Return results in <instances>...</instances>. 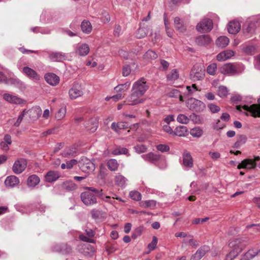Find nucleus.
<instances>
[{
  "instance_id": "obj_6",
  "label": "nucleus",
  "mask_w": 260,
  "mask_h": 260,
  "mask_svg": "<svg viewBox=\"0 0 260 260\" xmlns=\"http://www.w3.org/2000/svg\"><path fill=\"white\" fill-rule=\"evenodd\" d=\"M186 106L189 110L196 112L202 111L206 107L203 102L194 98H190L187 100Z\"/></svg>"
},
{
  "instance_id": "obj_20",
  "label": "nucleus",
  "mask_w": 260,
  "mask_h": 260,
  "mask_svg": "<svg viewBox=\"0 0 260 260\" xmlns=\"http://www.w3.org/2000/svg\"><path fill=\"white\" fill-rule=\"evenodd\" d=\"M28 115L32 121L37 120L42 114V109L40 107H35L31 109L26 110V115Z\"/></svg>"
},
{
  "instance_id": "obj_15",
  "label": "nucleus",
  "mask_w": 260,
  "mask_h": 260,
  "mask_svg": "<svg viewBox=\"0 0 260 260\" xmlns=\"http://www.w3.org/2000/svg\"><path fill=\"white\" fill-rule=\"evenodd\" d=\"M27 162L25 159L20 158L15 161L12 170L15 174L21 173L26 168Z\"/></svg>"
},
{
  "instance_id": "obj_7",
  "label": "nucleus",
  "mask_w": 260,
  "mask_h": 260,
  "mask_svg": "<svg viewBox=\"0 0 260 260\" xmlns=\"http://www.w3.org/2000/svg\"><path fill=\"white\" fill-rule=\"evenodd\" d=\"M260 160V157L258 156H255L253 159L246 158L243 160L240 163L237 168L238 169H245L247 170H251L254 169L256 166V162Z\"/></svg>"
},
{
  "instance_id": "obj_55",
  "label": "nucleus",
  "mask_w": 260,
  "mask_h": 260,
  "mask_svg": "<svg viewBox=\"0 0 260 260\" xmlns=\"http://www.w3.org/2000/svg\"><path fill=\"white\" fill-rule=\"evenodd\" d=\"M247 141V137L245 135H240L235 143V145L236 147H239L241 145L244 144Z\"/></svg>"
},
{
  "instance_id": "obj_42",
  "label": "nucleus",
  "mask_w": 260,
  "mask_h": 260,
  "mask_svg": "<svg viewBox=\"0 0 260 260\" xmlns=\"http://www.w3.org/2000/svg\"><path fill=\"white\" fill-rule=\"evenodd\" d=\"M190 134L193 137L200 138L203 135V131L199 127H196L190 130Z\"/></svg>"
},
{
  "instance_id": "obj_18",
  "label": "nucleus",
  "mask_w": 260,
  "mask_h": 260,
  "mask_svg": "<svg viewBox=\"0 0 260 260\" xmlns=\"http://www.w3.org/2000/svg\"><path fill=\"white\" fill-rule=\"evenodd\" d=\"M3 98L6 101L13 104H21L24 102L21 98L9 93H4Z\"/></svg>"
},
{
  "instance_id": "obj_53",
  "label": "nucleus",
  "mask_w": 260,
  "mask_h": 260,
  "mask_svg": "<svg viewBox=\"0 0 260 260\" xmlns=\"http://www.w3.org/2000/svg\"><path fill=\"white\" fill-rule=\"evenodd\" d=\"M118 126L119 129H125L128 127V124L123 122L118 123L113 122L111 124V128H115V126Z\"/></svg>"
},
{
  "instance_id": "obj_52",
  "label": "nucleus",
  "mask_w": 260,
  "mask_h": 260,
  "mask_svg": "<svg viewBox=\"0 0 260 260\" xmlns=\"http://www.w3.org/2000/svg\"><path fill=\"white\" fill-rule=\"evenodd\" d=\"M216 64L213 63L208 66L207 69V72L211 75H214L216 73Z\"/></svg>"
},
{
  "instance_id": "obj_16",
  "label": "nucleus",
  "mask_w": 260,
  "mask_h": 260,
  "mask_svg": "<svg viewBox=\"0 0 260 260\" xmlns=\"http://www.w3.org/2000/svg\"><path fill=\"white\" fill-rule=\"evenodd\" d=\"M181 165L183 168L186 170H188L193 167V158L189 152L185 151L183 152Z\"/></svg>"
},
{
  "instance_id": "obj_56",
  "label": "nucleus",
  "mask_w": 260,
  "mask_h": 260,
  "mask_svg": "<svg viewBox=\"0 0 260 260\" xmlns=\"http://www.w3.org/2000/svg\"><path fill=\"white\" fill-rule=\"evenodd\" d=\"M64 188L68 190H72L75 188V184L72 181H67L63 184Z\"/></svg>"
},
{
  "instance_id": "obj_24",
  "label": "nucleus",
  "mask_w": 260,
  "mask_h": 260,
  "mask_svg": "<svg viewBox=\"0 0 260 260\" xmlns=\"http://www.w3.org/2000/svg\"><path fill=\"white\" fill-rule=\"evenodd\" d=\"M49 57L51 61L58 62L65 60L67 56L65 53L61 52H53L49 54Z\"/></svg>"
},
{
  "instance_id": "obj_64",
  "label": "nucleus",
  "mask_w": 260,
  "mask_h": 260,
  "mask_svg": "<svg viewBox=\"0 0 260 260\" xmlns=\"http://www.w3.org/2000/svg\"><path fill=\"white\" fill-rule=\"evenodd\" d=\"M102 20L104 23H108L110 21V16L109 13L104 11L102 14Z\"/></svg>"
},
{
  "instance_id": "obj_32",
  "label": "nucleus",
  "mask_w": 260,
  "mask_h": 260,
  "mask_svg": "<svg viewBox=\"0 0 260 260\" xmlns=\"http://www.w3.org/2000/svg\"><path fill=\"white\" fill-rule=\"evenodd\" d=\"M127 179L121 174H117L115 177V184L121 188H124L126 185Z\"/></svg>"
},
{
  "instance_id": "obj_45",
  "label": "nucleus",
  "mask_w": 260,
  "mask_h": 260,
  "mask_svg": "<svg viewBox=\"0 0 260 260\" xmlns=\"http://www.w3.org/2000/svg\"><path fill=\"white\" fill-rule=\"evenodd\" d=\"M256 255H258V250L254 249L249 250L244 254L245 259L247 260H250L253 258Z\"/></svg>"
},
{
  "instance_id": "obj_10",
  "label": "nucleus",
  "mask_w": 260,
  "mask_h": 260,
  "mask_svg": "<svg viewBox=\"0 0 260 260\" xmlns=\"http://www.w3.org/2000/svg\"><path fill=\"white\" fill-rule=\"evenodd\" d=\"M0 83H5L8 85H14L19 88L24 86V83L20 80L14 78L7 79L2 72H0Z\"/></svg>"
},
{
  "instance_id": "obj_60",
  "label": "nucleus",
  "mask_w": 260,
  "mask_h": 260,
  "mask_svg": "<svg viewBox=\"0 0 260 260\" xmlns=\"http://www.w3.org/2000/svg\"><path fill=\"white\" fill-rule=\"evenodd\" d=\"M131 72V68L128 64L124 65L122 70V75L124 77H126L130 74Z\"/></svg>"
},
{
  "instance_id": "obj_28",
  "label": "nucleus",
  "mask_w": 260,
  "mask_h": 260,
  "mask_svg": "<svg viewBox=\"0 0 260 260\" xmlns=\"http://www.w3.org/2000/svg\"><path fill=\"white\" fill-rule=\"evenodd\" d=\"M230 42L229 39L226 36H220L216 40V45L221 48L226 47Z\"/></svg>"
},
{
  "instance_id": "obj_21",
  "label": "nucleus",
  "mask_w": 260,
  "mask_h": 260,
  "mask_svg": "<svg viewBox=\"0 0 260 260\" xmlns=\"http://www.w3.org/2000/svg\"><path fill=\"white\" fill-rule=\"evenodd\" d=\"M257 26H260V15L253 17L250 19L247 28V32L252 33Z\"/></svg>"
},
{
  "instance_id": "obj_5",
  "label": "nucleus",
  "mask_w": 260,
  "mask_h": 260,
  "mask_svg": "<svg viewBox=\"0 0 260 260\" xmlns=\"http://www.w3.org/2000/svg\"><path fill=\"white\" fill-rule=\"evenodd\" d=\"M148 88L149 86L146 79L141 78L133 84L132 90H134L143 95Z\"/></svg>"
},
{
  "instance_id": "obj_19",
  "label": "nucleus",
  "mask_w": 260,
  "mask_h": 260,
  "mask_svg": "<svg viewBox=\"0 0 260 260\" xmlns=\"http://www.w3.org/2000/svg\"><path fill=\"white\" fill-rule=\"evenodd\" d=\"M23 73L29 79L34 81H38L40 79V76L32 69L25 67L23 68Z\"/></svg>"
},
{
  "instance_id": "obj_58",
  "label": "nucleus",
  "mask_w": 260,
  "mask_h": 260,
  "mask_svg": "<svg viewBox=\"0 0 260 260\" xmlns=\"http://www.w3.org/2000/svg\"><path fill=\"white\" fill-rule=\"evenodd\" d=\"M136 152L138 153H142L146 151L147 147L144 145H137L134 147Z\"/></svg>"
},
{
  "instance_id": "obj_26",
  "label": "nucleus",
  "mask_w": 260,
  "mask_h": 260,
  "mask_svg": "<svg viewBox=\"0 0 260 260\" xmlns=\"http://www.w3.org/2000/svg\"><path fill=\"white\" fill-rule=\"evenodd\" d=\"M19 183V178L14 175L8 176L5 181V184L7 187L13 188L18 185Z\"/></svg>"
},
{
  "instance_id": "obj_63",
  "label": "nucleus",
  "mask_w": 260,
  "mask_h": 260,
  "mask_svg": "<svg viewBox=\"0 0 260 260\" xmlns=\"http://www.w3.org/2000/svg\"><path fill=\"white\" fill-rule=\"evenodd\" d=\"M208 107L212 113H217L220 110L219 107L213 104H209Z\"/></svg>"
},
{
  "instance_id": "obj_35",
  "label": "nucleus",
  "mask_w": 260,
  "mask_h": 260,
  "mask_svg": "<svg viewBox=\"0 0 260 260\" xmlns=\"http://www.w3.org/2000/svg\"><path fill=\"white\" fill-rule=\"evenodd\" d=\"M174 25L176 29L179 32H183L186 30L185 26L179 17L174 18Z\"/></svg>"
},
{
  "instance_id": "obj_14",
  "label": "nucleus",
  "mask_w": 260,
  "mask_h": 260,
  "mask_svg": "<svg viewBox=\"0 0 260 260\" xmlns=\"http://www.w3.org/2000/svg\"><path fill=\"white\" fill-rule=\"evenodd\" d=\"M81 199L83 203L87 206L91 205L96 203V198L95 196L89 191L82 192L81 194Z\"/></svg>"
},
{
  "instance_id": "obj_30",
  "label": "nucleus",
  "mask_w": 260,
  "mask_h": 260,
  "mask_svg": "<svg viewBox=\"0 0 260 260\" xmlns=\"http://www.w3.org/2000/svg\"><path fill=\"white\" fill-rule=\"evenodd\" d=\"M188 129L186 126L180 125L177 126L174 131L173 135L179 137H185L188 134Z\"/></svg>"
},
{
  "instance_id": "obj_38",
  "label": "nucleus",
  "mask_w": 260,
  "mask_h": 260,
  "mask_svg": "<svg viewBox=\"0 0 260 260\" xmlns=\"http://www.w3.org/2000/svg\"><path fill=\"white\" fill-rule=\"evenodd\" d=\"M188 237L189 238L188 240L187 239L183 240L182 242V247H184L187 243H188L190 246L194 248L197 247L199 245V242L197 240L193 239L191 236H189Z\"/></svg>"
},
{
  "instance_id": "obj_43",
  "label": "nucleus",
  "mask_w": 260,
  "mask_h": 260,
  "mask_svg": "<svg viewBox=\"0 0 260 260\" xmlns=\"http://www.w3.org/2000/svg\"><path fill=\"white\" fill-rule=\"evenodd\" d=\"M157 57V54L152 50H148L144 55V58L148 61L155 59Z\"/></svg>"
},
{
  "instance_id": "obj_31",
  "label": "nucleus",
  "mask_w": 260,
  "mask_h": 260,
  "mask_svg": "<svg viewBox=\"0 0 260 260\" xmlns=\"http://www.w3.org/2000/svg\"><path fill=\"white\" fill-rule=\"evenodd\" d=\"M211 39L208 35H203L198 37L196 39V42L201 46H204L210 43Z\"/></svg>"
},
{
  "instance_id": "obj_44",
  "label": "nucleus",
  "mask_w": 260,
  "mask_h": 260,
  "mask_svg": "<svg viewBox=\"0 0 260 260\" xmlns=\"http://www.w3.org/2000/svg\"><path fill=\"white\" fill-rule=\"evenodd\" d=\"M108 168L111 171H116L118 167V164L116 159H111L107 162Z\"/></svg>"
},
{
  "instance_id": "obj_22",
  "label": "nucleus",
  "mask_w": 260,
  "mask_h": 260,
  "mask_svg": "<svg viewBox=\"0 0 260 260\" xmlns=\"http://www.w3.org/2000/svg\"><path fill=\"white\" fill-rule=\"evenodd\" d=\"M235 52L232 50L228 49L223 51L217 54L216 59L219 61H223L227 59H230L232 57L234 56Z\"/></svg>"
},
{
  "instance_id": "obj_33",
  "label": "nucleus",
  "mask_w": 260,
  "mask_h": 260,
  "mask_svg": "<svg viewBox=\"0 0 260 260\" xmlns=\"http://www.w3.org/2000/svg\"><path fill=\"white\" fill-rule=\"evenodd\" d=\"M81 28L83 33L89 34L91 32L92 27L89 21L84 20L81 23Z\"/></svg>"
},
{
  "instance_id": "obj_39",
  "label": "nucleus",
  "mask_w": 260,
  "mask_h": 260,
  "mask_svg": "<svg viewBox=\"0 0 260 260\" xmlns=\"http://www.w3.org/2000/svg\"><path fill=\"white\" fill-rule=\"evenodd\" d=\"M76 154L75 149L73 147H69L65 149L62 152L61 155L64 157L69 158L74 156Z\"/></svg>"
},
{
  "instance_id": "obj_11",
  "label": "nucleus",
  "mask_w": 260,
  "mask_h": 260,
  "mask_svg": "<svg viewBox=\"0 0 260 260\" xmlns=\"http://www.w3.org/2000/svg\"><path fill=\"white\" fill-rule=\"evenodd\" d=\"M142 96L143 95L139 94V93L134 90H132V93L127 98L128 104L134 106L143 103L145 100Z\"/></svg>"
},
{
  "instance_id": "obj_12",
  "label": "nucleus",
  "mask_w": 260,
  "mask_h": 260,
  "mask_svg": "<svg viewBox=\"0 0 260 260\" xmlns=\"http://www.w3.org/2000/svg\"><path fill=\"white\" fill-rule=\"evenodd\" d=\"M74 47L75 54L80 56H86L90 50L88 45L85 43H78Z\"/></svg>"
},
{
  "instance_id": "obj_2",
  "label": "nucleus",
  "mask_w": 260,
  "mask_h": 260,
  "mask_svg": "<svg viewBox=\"0 0 260 260\" xmlns=\"http://www.w3.org/2000/svg\"><path fill=\"white\" fill-rule=\"evenodd\" d=\"M240 68V66H236L231 63H226L220 68V72L224 75L232 76L241 73L244 69L243 67Z\"/></svg>"
},
{
  "instance_id": "obj_17",
  "label": "nucleus",
  "mask_w": 260,
  "mask_h": 260,
  "mask_svg": "<svg viewBox=\"0 0 260 260\" xmlns=\"http://www.w3.org/2000/svg\"><path fill=\"white\" fill-rule=\"evenodd\" d=\"M258 104H253L250 106L244 105V110L249 111L253 117H260V98L257 100Z\"/></svg>"
},
{
  "instance_id": "obj_25",
  "label": "nucleus",
  "mask_w": 260,
  "mask_h": 260,
  "mask_svg": "<svg viewBox=\"0 0 260 260\" xmlns=\"http://www.w3.org/2000/svg\"><path fill=\"white\" fill-rule=\"evenodd\" d=\"M241 29V25L237 21H232L229 23L228 26V30L230 34H236L238 33Z\"/></svg>"
},
{
  "instance_id": "obj_9",
  "label": "nucleus",
  "mask_w": 260,
  "mask_h": 260,
  "mask_svg": "<svg viewBox=\"0 0 260 260\" xmlns=\"http://www.w3.org/2000/svg\"><path fill=\"white\" fill-rule=\"evenodd\" d=\"M79 166L82 171L87 173H89L95 169L94 164L86 157L81 159L79 161Z\"/></svg>"
},
{
  "instance_id": "obj_3",
  "label": "nucleus",
  "mask_w": 260,
  "mask_h": 260,
  "mask_svg": "<svg viewBox=\"0 0 260 260\" xmlns=\"http://www.w3.org/2000/svg\"><path fill=\"white\" fill-rule=\"evenodd\" d=\"M190 79L193 81L202 80L205 77V69L200 64H196L192 68L190 74Z\"/></svg>"
},
{
  "instance_id": "obj_27",
  "label": "nucleus",
  "mask_w": 260,
  "mask_h": 260,
  "mask_svg": "<svg viewBox=\"0 0 260 260\" xmlns=\"http://www.w3.org/2000/svg\"><path fill=\"white\" fill-rule=\"evenodd\" d=\"M60 177V174L58 172L50 171L45 175V178L46 181L48 182H52L56 181Z\"/></svg>"
},
{
  "instance_id": "obj_50",
  "label": "nucleus",
  "mask_w": 260,
  "mask_h": 260,
  "mask_svg": "<svg viewBox=\"0 0 260 260\" xmlns=\"http://www.w3.org/2000/svg\"><path fill=\"white\" fill-rule=\"evenodd\" d=\"M157 244V238L156 237L153 236L151 242L148 245V249H149V251L147 252V254L149 253L150 251L154 250L156 248Z\"/></svg>"
},
{
  "instance_id": "obj_29",
  "label": "nucleus",
  "mask_w": 260,
  "mask_h": 260,
  "mask_svg": "<svg viewBox=\"0 0 260 260\" xmlns=\"http://www.w3.org/2000/svg\"><path fill=\"white\" fill-rule=\"evenodd\" d=\"M148 30H150V35H152V31L150 26H148L145 27L141 26L137 31V37L140 39L144 38L147 35Z\"/></svg>"
},
{
  "instance_id": "obj_13",
  "label": "nucleus",
  "mask_w": 260,
  "mask_h": 260,
  "mask_svg": "<svg viewBox=\"0 0 260 260\" xmlns=\"http://www.w3.org/2000/svg\"><path fill=\"white\" fill-rule=\"evenodd\" d=\"M71 99L74 100L83 95L82 86L79 84H74L69 91Z\"/></svg>"
},
{
  "instance_id": "obj_62",
  "label": "nucleus",
  "mask_w": 260,
  "mask_h": 260,
  "mask_svg": "<svg viewBox=\"0 0 260 260\" xmlns=\"http://www.w3.org/2000/svg\"><path fill=\"white\" fill-rule=\"evenodd\" d=\"M162 124L164 131L167 133L169 135L174 134V131L173 130V128L169 125V124L165 123H162Z\"/></svg>"
},
{
  "instance_id": "obj_51",
  "label": "nucleus",
  "mask_w": 260,
  "mask_h": 260,
  "mask_svg": "<svg viewBox=\"0 0 260 260\" xmlns=\"http://www.w3.org/2000/svg\"><path fill=\"white\" fill-rule=\"evenodd\" d=\"M130 198L135 201H140L141 200V194L137 191H132L129 192Z\"/></svg>"
},
{
  "instance_id": "obj_8",
  "label": "nucleus",
  "mask_w": 260,
  "mask_h": 260,
  "mask_svg": "<svg viewBox=\"0 0 260 260\" xmlns=\"http://www.w3.org/2000/svg\"><path fill=\"white\" fill-rule=\"evenodd\" d=\"M213 28L212 20L205 18L200 21L196 26L197 30L200 32L205 33L210 31Z\"/></svg>"
},
{
  "instance_id": "obj_61",
  "label": "nucleus",
  "mask_w": 260,
  "mask_h": 260,
  "mask_svg": "<svg viewBox=\"0 0 260 260\" xmlns=\"http://www.w3.org/2000/svg\"><path fill=\"white\" fill-rule=\"evenodd\" d=\"M156 149L162 152H168L170 150V147L166 144H159L156 146Z\"/></svg>"
},
{
  "instance_id": "obj_47",
  "label": "nucleus",
  "mask_w": 260,
  "mask_h": 260,
  "mask_svg": "<svg viewBox=\"0 0 260 260\" xmlns=\"http://www.w3.org/2000/svg\"><path fill=\"white\" fill-rule=\"evenodd\" d=\"M177 121L182 124H186L189 121V118L183 114H179L177 117Z\"/></svg>"
},
{
  "instance_id": "obj_49",
  "label": "nucleus",
  "mask_w": 260,
  "mask_h": 260,
  "mask_svg": "<svg viewBox=\"0 0 260 260\" xmlns=\"http://www.w3.org/2000/svg\"><path fill=\"white\" fill-rule=\"evenodd\" d=\"M179 77V74L177 71L175 69L173 70L168 75L167 79L170 81H174L178 79Z\"/></svg>"
},
{
  "instance_id": "obj_54",
  "label": "nucleus",
  "mask_w": 260,
  "mask_h": 260,
  "mask_svg": "<svg viewBox=\"0 0 260 260\" xmlns=\"http://www.w3.org/2000/svg\"><path fill=\"white\" fill-rule=\"evenodd\" d=\"M128 152V150L125 148H117L114 150L112 152L113 154L114 155H119V154H126Z\"/></svg>"
},
{
  "instance_id": "obj_23",
  "label": "nucleus",
  "mask_w": 260,
  "mask_h": 260,
  "mask_svg": "<svg viewBox=\"0 0 260 260\" xmlns=\"http://www.w3.org/2000/svg\"><path fill=\"white\" fill-rule=\"evenodd\" d=\"M46 81L50 85L56 86L60 81L59 77L56 74L52 73H49L45 75Z\"/></svg>"
},
{
  "instance_id": "obj_48",
  "label": "nucleus",
  "mask_w": 260,
  "mask_h": 260,
  "mask_svg": "<svg viewBox=\"0 0 260 260\" xmlns=\"http://www.w3.org/2000/svg\"><path fill=\"white\" fill-rule=\"evenodd\" d=\"M229 93V91L227 88L224 86H220L218 88V95L221 97L223 98L225 97L228 95Z\"/></svg>"
},
{
  "instance_id": "obj_34",
  "label": "nucleus",
  "mask_w": 260,
  "mask_h": 260,
  "mask_svg": "<svg viewBox=\"0 0 260 260\" xmlns=\"http://www.w3.org/2000/svg\"><path fill=\"white\" fill-rule=\"evenodd\" d=\"M40 178L36 175L30 176L27 180V183L29 187H35L40 182Z\"/></svg>"
},
{
  "instance_id": "obj_40",
  "label": "nucleus",
  "mask_w": 260,
  "mask_h": 260,
  "mask_svg": "<svg viewBox=\"0 0 260 260\" xmlns=\"http://www.w3.org/2000/svg\"><path fill=\"white\" fill-rule=\"evenodd\" d=\"M130 85L131 83L129 82H127L124 84L117 85L114 88V89L117 92L121 93V92H124L127 91L130 86Z\"/></svg>"
},
{
  "instance_id": "obj_4",
  "label": "nucleus",
  "mask_w": 260,
  "mask_h": 260,
  "mask_svg": "<svg viewBox=\"0 0 260 260\" xmlns=\"http://www.w3.org/2000/svg\"><path fill=\"white\" fill-rule=\"evenodd\" d=\"M141 157L144 160L153 164H156V162L159 160L162 161L164 162V165L162 166H160V168L161 169H164L167 167L166 158L162 155L150 152L146 154L142 155Z\"/></svg>"
},
{
  "instance_id": "obj_41",
  "label": "nucleus",
  "mask_w": 260,
  "mask_h": 260,
  "mask_svg": "<svg viewBox=\"0 0 260 260\" xmlns=\"http://www.w3.org/2000/svg\"><path fill=\"white\" fill-rule=\"evenodd\" d=\"M140 206L144 208H149L151 209H153L155 208L156 202L154 200H147L142 201L140 203Z\"/></svg>"
},
{
  "instance_id": "obj_37",
  "label": "nucleus",
  "mask_w": 260,
  "mask_h": 260,
  "mask_svg": "<svg viewBox=\"0 0 260 260\" xmlns=\"http://www.w3.org/2000/svg\"><path fill=\"white\" fill-rule=\"evenodd\" d=\"M67 113L66 106H63L60 107L55 114V118L57 120H60L64 118Z\"/></svg>"
},
{
  "instance_id": "obj_36",
  "label": "nucleus",
  "mask_w": 260,
  "mask_h": 260,
  "mask_svg": "<svg viewBox=\"0 0 260 260\" xmlns=\"http://www.w3.org/2000/svg\"><path fill=\"white\" fill-rule=\"evenodd\" d=\"M98 123L95 119H91L86 124V128L91 133H94L97 129Z\"/></svg>"
},
{
  "instance_id": "obj_57",
  "label": "nucleus",
  "mask_w": 260,
  "mask_h": 260,
  "mask_svg": "<svg viewBox=\"0 0 260 260\" xmlns=\"http://www.w3.org/2000/svg\"><path fill=\"white\" fill-rule=\"evenodd\" d=\"M209 250L210 248L209 246L204 245L201 247L197 251L199 252V255H201V257H203Z\"/></svg>"
},
{
  "instance_id": "obj_46",
  "label": "nucleus",
  "mask_w": 260,
  "mask_h": 260,
  "mask_svg": "<svg viewBox=\"0 0 260 260\" xmlns=\"http://www.w3.org/2000/svg\"><path fill=\"white\" fill-rule=\"evenodd\" d=\"M191 120L196 124H202L203 122V118L200 115L192 114L190 115Z\"/></svg>"
},
{
  "instance_id": "obj_59",
  "label": "nucleus",
  "mask_w": 260,
  "mask_h": 260,
  "mask_svg": "<svg viewBox=\"0 0 260 260\" xmlns=\"http://www.w3.org/2000/svg\"><path fill=\"white\" fill-rule=\"evenodd\" d=\"M26 115V110H24L19 115L17 121L14 123L15 126H18L21 122L24 116Z\"/></svg>"
},
{
  "instance_id": "obj_1",
  "label": "nucleus",
  "mask_w": 260,
  "mask_h": 260,
  "mask_svg": "<svg viewBox=\"0 0 260 260\" xmlns=\"http://www.w3.org/2000/svg\"><path fill=\"white\" fill-rule=\"evenodd\" d=\"M229 246L232 250L225 257V260H232L237 257L245 247V243L240 239H236L229 243Z\"/></svg>"
}]
</instances>
